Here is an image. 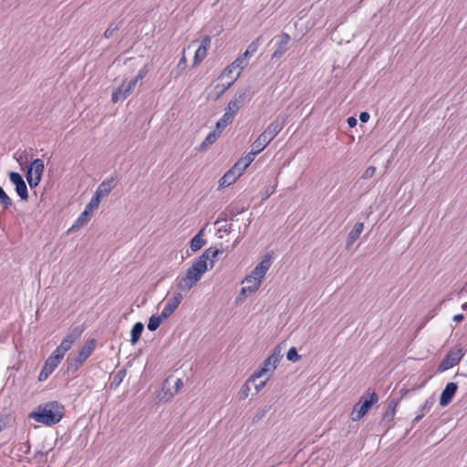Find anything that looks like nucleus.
<instances>
[{"label": "nucleus", "mask_w": 467, "mask_h": 467, "mask_svg": "<svg viewBox=\"0 0 467 467\" xmlns=\"http://www.w3.org/2000/svg\"><path fill=\"white\" fill-rule=\"evenodd\" d=\"M65 409L58 401H50L37 406L36 410L29 414V418L38 423L52 426L58 423L63 418Z\"/></svg>", "instance_id": "nucleus-1"}, {"label": "nucleus", "mask_w": 467, "mask_h": 467, "mask_svg": "<svg viewBox=\"0 0 467 467\" xmlns=\"http://www.w3.org/2000/svg\"><path fill=\"white\" fill-rule=\"evenodd\" d=\"M207 270V264L202 258H197L192 265L187 269L182 276L176 278V285L181 291L191 290L197 282L202 278V275Z\"/></svg>", "instance_id": "nucleus-2"}, {"label": "nucleus", "mask_w": 467, "mask_h": 467, "mask_svg": "<svg viewBox=\"0 0 467 467\" xmlns=\"http://www.w3.org/2000/svg\"><path fill=\"white\" fill-rule=\"evenodd\" d=\"M286 116L279 114L257 137L252 144V149L260 153L278 135L285 125Z\"/></svg>", "instance_id": "nucleus-3"}, {"label": "nucleus", "mask_w": 467, "mask_h": 467, "mask_svg": "<svg viewBox=\"0 0 467 467\" xmlns=\"http://www.w3.org/2000/svg\"><path fill=\"white\" fill-rule=\"evenodd\" d=\"M272 265V256L269 254H266L262 261L254 267V269L248 275L243 283H253V285H245L242 288V293L245 294L246 292L254 293L261 285L262 280L265 277L266 272L270 268Z\"/></svg>", "instance_id": "nucleus-4"}, {"label": "nucleus", "mask_w": 467, "mask_h": 467, "mask_svg": "<svg viewBox=\"0 0 467 467\" xmlns=\"http://www.w3.org/2000/svg\"><path fill=\"white\" fill-rule=\"evenodd\" d=\"M282 357L283 354L281 353L280 347H275L272 354L266 359L264 360L260 368L251 375V377L244 385V388H245L246 390H249L250 382H254L257 379L262 378L263 376L267 375L269 373H272L275 369Z\"/></svg>", "instance_id": "nucleus-5"}, {"label": "nucleus", "mask_w": 467, "mask_h": 467, "mask_svg": "<svg viewBox=\"0 0 467 467\" xmlns=\"http://www.w3.org/2000/svg\"><path fill=\"white\" fill-rule=\"evenodd\" d=\"M379 401V396L374 391L368 389L366 393L360 398L359 401L355 404L352 411V420L354 421L361 420L369 409Z\"/></svg>", "instance_id": "nucleus-6"}, {"label": "nucleus", "mask_w": 467, "mask_h": 467, "mask_svg": "<svg viewBox=\"0 0 467 467\" xmlns=\"http://www.w3.org/2000/svg\"><path fill=\"white\" fill-rule=\"evenodd\" d=\"M463 356L464 351L462 348L460 346H454L448 351L444 358L439 364L437 371L443 372L454 367L461 361Z\"/></svg>", "instance_id": "nucleus-7"}, {"label": "nucleus", "mask_w": 467, "mask_h": 467, "mask_svg": "<svg viewBox=\"0 0 467 467\" xmlns=\"http://www.w3.org/2000/svg\"><path fill=\"white\" fill-rule=\"evenodd\" d=\"M44 171L45 165L41 159H36L30 163L26 174L30 188H36L40 183Z\"/></svg>", "instance_id": "nucleus-8"}, {"label": "nucleus", "mask_w": 467, "mask_h": 467, "mask_svg": "<svg viewBox=\"0 0 467 467\" xmlns=\"http://www.w3.org/2000/svg\"><path fill=\"white\" fill-rule=\"evenodd\" d=\"M249 88L239 90L235 93L234 99H232L226 109L236 115L240 109H242L249 101Z\"/></svg>", "instance_id": "nucleus-9"}, {"label": "nucleus", "mask_w": 467, "mask_h": 467, "mask_svg": "<svg viewBox=\"0 0 467 467\" xmlns=\"http://www.w3.org/2000/svg\"><path fill=\"white\" fill-rule=\"evenodd\" d=\"M136 87V80H130L127 84L123 83L117 89L112 92L111 100L117 103L119 100L127 99L134 90Z\"/></svg>", "instance_id": "nucleus-10"}, {"label": "nucleus", "mask_w": 467, "mask_h": 467, "mask_svg": "<svg viewBox=\"0 0 467 467\" xmlns=\"http://www.w3.org/2000/svg\"><path fill=\"white\" fill-rule=\"evenodd\" d=\"M9 180L16 186V192L22 200L28 199V191L21 174L16 171L9 172Z\"/></svg>", "instance_id": "nucleus-11"}, {"label": "nucleus", "mask_w": 467, "mask_h": 467, "mask_svg": "<svg viewBox=\"0 0 467 467\" xmlns=\"http://www.w3.org/2000/svg\"><path fill=\"white\" fill-rule=\"evenodd\" d=\"M278 41L276 43V48L272 54V59L280 58L288 49V44L290 42V36L283 32L278 36Z\"/></svg>", "instance_id": "nucleus-12"}, {"label": "nucleus", "mask_w": 467, "mask_h": 467, "mask_svg": "<svg viewBox=\"0 0 467 467\" xmlns=\"http://www.w3.org/2000/svg\"><path fill=\"white\" fill-rule=\"evenodd\" d=\"M458 389V385L454 382H449L442 390L440 397V405L447 406L452 400Z\"/></svg>", "instance_id": "nucleus-13"}, {"label": "nucleus", "mask_w": 467, "mask_h": 467, "mask_svg": "<svg viewBox=\"0 0 467 467\" xmlns=\"http://www.w3.org/2000/svg\"><path fill=\"white\" fill-rule=\"evenodd\" d=\"M182 300V295L181 293H175L173 297L166 304L164 308L162 309L161 315L162 317L167 319L171 314L175 311L178 306L181 304Z\"/></svg>", "instance_id": "nucleus-14"}, {"label": "nucleus", "mask_w": 467, "mask_h": 467, "mask_svg": "<svg viewBox=\"0 0 467 467\" xmlns=\"http://www.w3.org/2000/svg\"><path fill=\"white\" fill-rule=\"evenodd\" d=\"M241 171H238L233 166L219 180V188H224L233 184L240 176Z\"/></svg>", "instance_id": "nucleus-15"}, {"label": "nucleus", "mask_w": 467, "mask_h": 467, "mask_svg": "<svg viewBox=\"0 0 467 467\" xmlns=\"http://www.w3.org/2000/svg\"><path fill=\"white\" fill-rule=\"evenodd\" d=\"M97 346V341L95 338H90L85 342L80 350L78 351L77 357L85 362L92 354L95 348Z\"/></svg>", "instance_id": "nucleus-16"}, {"label": "nucleus", "mask_w": 467, "mask_h": 467, "mask_svg": "<svg viewBox=\"0 0 467 467\" xmlns=\"http://www.w3.org/2000/svg\"><path fill=\"white\" fill-rule=\"evenodd\" d=\"M115 186L116 182L113 177L107 179L98 186L95 194H97L100 198H103L107 196Z\"/></svg>", "instance_id": "nucleus-17"}, {"label": "nucleus", "mask_w": 467, "mask_h": 467, "mask_svg": "<svg viewBox=\"0 0 467 467\" xmlns=\"http://www.w3.org/2000/svg\"><path fill=\"white\" fill-rule=\"evenodd\" d=\"M258 153L252 149L248 154L239 159L234 166L238 171H241V174H243L245 169L254 161V157Z\"/></svg>", "instance_id": "nucleus-18"}, {"label": "nucleus", "mask_w": 467, "mask_h": 467, "mask_svg": "<svg viewBox=\"0 0 467 467\" xmlns=\"http://www.w3.org/2000/svg\"><path fill=\"white\" fill-rule=\"evenodd\" d=\"M398 405V400H392L387 408V410L382 416L381 423L385 426H389V424L393 421L395 413H396V407Z\"/></svg>", "instance_id": "nucleus-19"}, {"label": "nucleus", "mask_w": 467, "mask_h": 467, "mask_svg": "<svg viewBox=\"0 0 467 467\" xmlns=\"http://www.w3.org/2000/svg\"><path fill=\"white\" fill-rule=\"evenodd\" d=\"M234 117L235 114L229 111L228 109H225L224 114L216 123V130H218V132L221 133L223 130H224L229 124H231L234 121Z\"/></svg>", "instance_id": "nucleus-20"}, {"label": "nucleus", "mask_w": 467, "mask_h": 467, "mask_svg": "<svg viewBox=\"0 0 467 467\" xmlns=\"http://www.w3.org/2000/svg\"><path fill=\"white\" fill-rule=\"evenodd\" d=\"M83 364L84 362L81 359H79L77 356L74 358L68 357L66 360V371L68 374H75Z\"/></svg>", "instance_id": "nucleus-21"}, {"label": "nucleus", "mask_w": 467, "mask_h": 467, "mask_svg": "<svg viewBox=\"0 0 467 467\" xmlns=\"http://www.w3.org/2000/svg\"><path fill=\"white\" fill-rule=\"evenodd\" d=\"M144 330V325L141 322H137L133 325L130 331V343L135 345L140 338Z\"/></svg>", "instance_id": "nucleus-22"}, {"label": "nucleus", "mask_w": 467, "mask_h": 467, "mask_svg": "<svg viewBox=\"0 0 467 467\" xmlns=\"http://www.w3.org/2000/svg\"><path fill=\"white\" fill-rule=\"evenodd\" d=\"M223 253V250L213 249V247L207 248L199 258H202V260L207 264V261H211V265H213V262L217 258V256Z\"/></svg>", "instance_id": "nucleus-23"}, {"label": "nucleus", "mask_w": 467, "mask_h": 467, "mask_svg": "<svg viewBox=\"0 0 467 467\" xmlns=\"http://www.w3.org/2000/svg\"><path fill=\"white\" fill-rule=\"evenodd\" d=\"M203 229L200 230L199 233L191 240L190 247L192 252L200 250L204 244L205 240L202 238Z\"/></svg>", "instance_id": "nucleus-24"}, {"label": "nucleus", "mask_w": 467, "mask_h": 467, "mask_svg": "<svg viewBox=\"0 0 467 467\" xmlns=\"http://www.w3.org/2000/svg\"><path fill=\"white\" fill-rule=\"evenodd\" d=\"M219 134L220 133H217L215 130L210 132L199 146V150H205L209 146H211L216 141Z\"/></svg>", "instance_id": "nucleus-25"}, {"label": "nucleus", "mask_w": 467, "mask_h": 467, "mask_svg": "<svg viewBox=\"0 0 467 467\" xmlns=\"http://www.w3.org/2000/svg\"><path fill=\"white\" fill-rule=\"evenodd\" d=\"M91 213L87 211L86 209L80 213V215L78 216V218L76 220V222L74 223V224L72 225V227L69 229V232L70 231H73L74 229L76 228H79L81 226H83L84 224H86L88 223V221L89 220V215Z\"/></svg>", "instance_id": "nucleus-26"}, {"label": "nucleus", "mask_w": 467, "mask_h": 467, "mask_svg": "<svg viewBox=\"0 0 467 467\" xmlns=\"http://www.w3.org/2000/svg\"><path fill=\"white\" fill-rule=\"evenodd\" d=\"M263 40L264 39L262 36H257L252 43L249 44L247 49L244 52V56L250 57L253 54H254L257 51L260 45L263 43Z\"/></svg>", "instance_id": "nucleus-27"}, {"label": "nucleus", "mask_w": 467, "mask_h": 467, "mask_svg": "<svg viewBox=\"0 0 467 467\" xmlns=\"http://www.w3.org/2000/svg\"><path fill=\"white\" fill-rule=\"evenodd\" d=\"M165 318L162 317L161 315L160 316H151L149 319V322H148V325H147V327L150 331H155L159 327L160 325L161 324V322L164 320Z\"/></svg>", "instance_id": "nucleus-28"}, {"label": "nucleus", "mask_w": 467, "mask_h": 467, "mask_svg": "<svg viewBox=\"0 0 467 467\" xmlns=\"http://www.w3.org/2000/svg\"><path fill=\"white\" fill-rule=\"evenodd\" d=\"M364 229V223L358 222L354 224L352 230L348 233V236L350 239H356L358 240L363 232Z\"/></svg>", "instance_id": "nucleus-29"}, {"label": "nucleus", "mask_w": 467, "mask_h": 467, "mask_svg": "<svg viewBox=\"0 0 467 467\" xmlns=\"http://www.w3.org/2000/svg\"><path fill=\"white\" fill-rule=\"evenodd\" d=\"M83 333V328L80 327H76L70 330V332L66 336L65 339L69 340L71 344L81 336Z\"/></svg>", "instance_id": "nucleus-30"}, {"label": "nucleus", "mask_w": 467, "mask_h": 467, "mask_svg": "<svg viewBox=\"0 0 467 467\" xmlns=\"http://www.w3.org/2000/svg\"><path fill=\"white\" fill-rule=\"evenodd\" d=\"M0 205L5 209H8L13 205L11 198L6 194L4 189L0 186Z\"/></svg>", "instance_id": "nucleus-31"}, {"label": "nucleus", "mask_w": 467, "mask_h": 467, "mask_svg": "<svg viewBox=\"0 0 467 467\" xmlns=\"http://www.w3.org/2000/svg\"><path fill=\"white\" fill-rule=\"evenodd\" d=\"M15 159L20 166L26 164L29 161V155L26 150H17L15 153Z\"/></svg>", "instance_id": "nucleus-32"}, {"label": "nucleus", "mask_w": 467, "mask_h": 467, "mask_svg": "<svg viewBox=\"0 0 467 467\" xmlns=\"http://www.w3.org/2000/svg\"><path fill=\"white\" fill-rule=\"evenodd\" d=\"M122 22L119 21L118 23H111L109 27L104 32V36L106 38H110L114 36V34L120 28Z\"/></svg>", "instance_id": "nucleus-33"}, {"label": "nucleus", "mask_w": 467, "mask_h": 467, "mask_svg": "<svg viewBox=\"0 0 467 467\" xmlns=\"http://www.w3.org/2000/svg\"><path fill=\"white\" fill-rule=\"evenodd\" d=\"M101 198L94 193L93 197L91 198L90 202L87 204L85 209L88 211L90 213L96 210L99 203H100Z\"/></svg>", "instance_id": "nucleus-34"}, {"label": "nucleus", "mask_w": 467, "mask_h": 467, "mask_svg": "<svg viewBox=\"0 0 467 467\" xmlns=\"http://www.w3.org/2000/svg\"><path fill=\"white\" fill-rule=\"evenodd\" d=\"M247 57L248 56H244V53L232 63V67L244 69L247 66Z\"/></svg>", "instance_id": "nucleus-35"}, {"label": "nucleus", "mask_w": 467, "mask_h": 467, "mask_svg": "<svg viewBox=\"0 0 467 467\" xmlns=\"http://www.w3.org/2000/svg\"><path fill=\"white\" fill-rule=\"evenodd\" d=\"M207 56V50L202 47H198L194 54L193 64L197 65L202 61Z\"/></svg>", "instance_id": "nucleus-36"}, {"label": "nucleus", "mask_w": 467, "mask_h": 467, "mask_svg": "<svg viewBox=\"0 0 467 467\" xmlns=\"http://www.w3.org/2000/svg\"><path fill=\"white\" fill-rule=\"evenodd\" d=\"M60 362L61 360L58 358L50 355L46 360L45 365L54 371L60 364Z\"/></svg>", "instance_id": "nucleus-37"}, {"label": "nucleus", "mask_w": 467, "mask_h": 467, "mask_svg": "<svg viewBox=\"0 0 467 467\" xmlns=\"http://www.w3.org/2000/svg\"><path fill=\"white\" fill-rule=\"evenodd\" d=\"M286 358L289 361L296 362L301 358V356L298 355L296 348L295 347H292L288 349L286 353Z\"/></svg>", "instance_id": "nucleus-38"}, {"label": "nucleus", "mask_w": 467, "mask_h": 467, "mask_svg": "<svg viewBox=\"0 0 467 467\" xmlns=\"http://www.w3.org/2000/svg\"><path fill=\"white\" fill-rule=\"evenodd\" d=\"M53 373V370L47 367L45 364L38 375V380L44 381Z\"/></svg>", "instance_id": "nucleus-39"}, {"label": "nucleus", "mask_w": 467, "mask_h": 467, "mask_svg": "<svg viewBox=\"0 0 467 467\" xmlns=\"http://www.w3.org/2000/svg\"><path fill=\"white\" fill-rule=\"evenodd\" d=\"M148 72H149L148 66L145 65L142 68H140L139 70L138 75L132 80H136V84H137L140 80L143 79L146 77Z\"/></svg>", "instance_id": "nucleus-40"}, {"label": "nucleus", "mask_w": 467, "mask_h": 467, "mask_svg": "<svg viewBox=\"0 0 467 467\" xmlns=\"http://www.w3.org/2000/svg\"><path fill=\"white\" fill-rule=\"evenodd\" d=\"M375 172H376V167L375 166H369V167H368L365 170V171L363 172L361 178L365 179V180L369 179V178L374 176Z\"/></svg>", "instance_id": "nucleus-41"}, {"label": "nucleus", "mask_w": 467, "mask_h": 467, "mask_svg": "<svg viewBox=\"0 0 467 467\" xmlns=\"http://www.w3.org/2000/svg\"><path fill=\"white\" fill-rule=\"evenodd\" d=\"M228 213H230L231 217H233V216H234L236 214V213L234 212L233 209L228 208L226 210V212L220 213V215L218 217V220L216 221V223H219L220 221H226L227 220V216H228Z\"/></svg>", "instance_id": "nucleus-42"}, {"label": "nucleus", "mask_w": 467, "mask_h": 467, "mask_svg": "<svg viewBox=\"0 0 467 467\" xmlns=\"http://www.w3.org/2000/svg\"><path fill=\"white\" fill-rule=\"evenodd\" d=\"M210 45H211V37L209 36H205L202 37V39L201 41V45L199 47H202L203 49L208 50V48L210 47Z\"/></svg>", "instance_id": "nucleus-43"}, {"label": "nucleus", "mask_w": 467, "mask_h": 467, "mask_svg": "<svg viewBox=\"0 0 467 467\" xmlns=\"http://www.w3.org/2000/svg\"><path fill=\"white\" fill-rule=\"evenodd\" d=\"M67 352H65L63 349L60 348V347L58 346L53 352L51 355L58 358L60 360H62L64 358V356Z\"/></svg>", "instance_id": "nucleus-44"}, {"label": "nucleus", "mask_w": 467, "mask_h": 467, "mask_svg": "<svg viewBox=\"0 0 467 467\" xmlns=\"http://www.w3.org/2000/svg\"><path fill=\"white\" fill-rule=\"evenodd\" d=\"M73 344L70 343L69 340H66L65 338L62 340V342L60 343L59 347L61 349H63L65 352H67L71 347H72Z\"/></svg>", "instance_id": "nucleus-45"}, {"label": "nucleus", "mask_w": 467, "mask_h": 467, "mask_svg": "<svg viewBox=\"0 0 467 467\" xmlns=\"http://www.w3.org/2000/svg\"><path fill=\"white\" fill-rule=\"evenodd\" d=\"M182 385H183L182 380L181 379H177L175 380L174 387H173L174 390H173V392H171V395L173 396L174 394H176L181 389Z\"/></svg>", "instance_id": "nucleus-46"}, {"label": "nucleus", "mask_w": 467, "mask_h": 467, "mask_svg": "<svg viewBox=\"0 0 467 467\" xmlns=\"http://www.w3.org/2000/svg\"><path fill=\"white\" fill-rule=\"evenodd\" d=\"M432 404H433V400L431 398H430V399L426 400L424 404L420 407V410L421 412H423V410H430L431 407L432 406Z\"/></svg>", "instance_id": "nucleus-47"}, {"label": "nucleus", "mask_w": 467, "mask_h": 467, "mask_svg": "<svg viewBox=\"0 0 467 467\" xmlns=\"http://www.w3.org/2000/svg\"><path fill=\"white\" fill-rule=\"evenodd\" d=\"M267 380H268V377H266L265 379L261 380L259 383L255 384L254 388H255L256 392L261 390L265 386Z\"/></svg>", "instance_id": "nucleus-48"}, {"label": "nucleus", "mask_w": 467, "mask_h": 467, "mask_svg": "<svg viewBox=\"0 0 467 467\" xmlns=\"http://www.w3.org/2000/svg\"><path fill=\"white\" fill-rule=\"evenodd\" d=\"M347 122L350 128H354L357 125L358 120L355 117H349L348 118Z\"/></svg>", "instance_id": "nucleus-49"}, {"label": "nucleus", "mask_w": 467, "mask_h": 467, "mask_svg": "<svg viewBox=\"0 0 467 467\" xmlns=\"http://www.w3.org/2000/svg\"><path fill=\"white\" fill-rule=\"evenodd\" d=\"M359 119L361 122H367L369 119V114L368 112H361L359 115Z\"/></svg>", "instance_id": "nucleus-50"}, {"label": "nucleus", "mask_w": 467, "mask_h": 467, "mask_svg": "<svg viewBox=\"0 0 467 467\" xmlns=\"http://www.w3.org/2000/svg\"><path fill=\"white\" fill-rule=\"evenodd\" d=\"M356 239H350V237L348 235L347 243H346V249L348 250L353 245V244L356 242Z\"/></svg>", "instance_id": "nucleus-51"}, {"label": "nucleus", "mask_w": 467, "mask_h": 467, "mask_svg": "<svg viewBox=\"0 0 467 467\" xmlns=\"http://www.w3.org/2000/svg\"><path fill=\"white\" fill-rule=\"evenodd\" d=\"M464 319V316L462 314H457L453 317V321L462 322Z\"/></svg>", "instance_id": "nucleus-52"}, {"label": "nucleus", "mask_w": 467, "mask_h": 467, "mask_svg": "<svg viewBox=\"0 0 467 467\" xmlns=\"http://www.w3.org/2000/svg\"><path fill=\"white\" fill-rule=\"evenodd\" d=\"M234 67H232V64H231L229 67H227L224 69V71H223V75H226V76H228V77H229V76L231 75V73L233 72V69H234Z\"/></svg>", "instance_id": "nucleus-53"}, {"label": "nucleus", "mask_w": 467, "mask_h": 467, "mask_svg": "<svg viewBox=\"0 0 467 467\" xmlns=\"http://www.w3.org/2000/svg\"><path fill=\"white\" fill-rule=\"evenodd\" d=\"M423 416H424L423 412H421V411H420V413H419V414L414 418L413 422H414V423L419 422V421L423 418Z\"/></svg>", "instance_id": "nucleus-54"}, {"label": "nucleus", "mask_w": 467, "mask_h": 467, "mask_svg": "<svg viewBox=\"0 0 467 467\" xmlns=\"http://www.w3.org/2000/svg\"><path fill=\"white\" fill-rule=\"evenodd\" d=\"M275 190V186H273L270 190H267L265 198H268L272 193H274Z\"/></svg>", "instance_id": "nucleus-55"}, {"label": "nucleus", "mask_w": 467, "mask_h": 467, "mask_svg": "<svg viewBox=\"0 0 467 467\" xmlns=\"http://www.w3.org/2000/svg\"><path fill=\"white\" fill-rule=\"evenodd\" d=\"M186 63V57L184 55H182V58L180 59L179 61V64H178V67H182V65H184Z\"/></svg>", "instance_id": "nucleus-56"}, {"label": "nucleus", "mask_w": 467, "mask_h": 467, "mask_svg": "<svg viewBox=\"0 0 467 467\" xmlns=\"http://www.w3.org/2000/svg\"><path fill=\"white\" fill-rule=\"evenodd\" d=\"M462 309L466 311L467 310V302L462 305Z\"/></svg>", "instance_id": "nucleus-57"}, {"label": "nucleus", "mask_w": 467, "mask_h": 467, "mask_svg": "<svg viewBox=\"0 0 467 467\" xmlns=\"http://www.w3.org/2000/svg\"><path fill=\"white\" fill-rule=\"evenodd\" d=\"M240 76V72L237 73V76L234 78V80H235Z\"/></svg>", "instance_id": "nucleus-58"}, {"label": "nucleus", "mask_w": 467, "mask_h": 467, "mask_svg": "<svg viewBox=\"0 0 467 467\" xmlns=\"http://www.w3.org/2000/svg\"><path fill=\"white\" fill-rule=\"evenodd\" d=\"M3 427H2V421H0V431H2Z\"/></svg>", "instance_id": "nucleus-59"}, {"label": "nucleus", "mask_w": 467, "mask_h": 467, "mask_svg": "<svg viewBox=\"0 0 467 467\" xmlns=\"http://www.w3.org/2000/svg\"><path fill=\"white\" fill-rule=\"evenodd\" d=\"M232 83H233V81L231 83H228V86L226 87V88H229L232 85Z\"/></svg>", "instance_id": "nucleus-60"}]
</instances>
